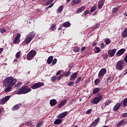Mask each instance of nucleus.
<instances>
[{
  "instance_id": "72a5a7b5",
  "label": "nucleus",
  "mask_w": 127,
  "mask_h": 127,
  "mask_svg": "<svg viewBox=\"0 0 127 127\" xmlns=\"http://www.w3.org/2000/svg\"><path fill=\"white\" fill-rule=\"evenodd\" d=\"M96 9H97V7L96 6H93L90 9V13H92V12H94V11H95V10H96Z\"/></svg>"
},
{
  "instance_id": "20e7f679",
  "label": "nucleus",
  "mask_w": 127,
  "mask_h": 127,
  "mask_svg": "<svg viewBox=\"0 0 127 127\" xmlns=\"http://www.w3.org/2000/svg\"><path fill=\"white\" fill-rule=\"evenodd\" d=\"M103 99V95L102 94L99 95L98 96H96L94 98L92 101L91 102L93 105H97L102 101Z\"/></svg>"
},
{
  "instance_id": "412c9836",
  "label": "nucleus",
  "mask_w": 127,
  "mask_h": 127,
  "mask_svg": "<svg viewBox=\"0 0 127 127\" xmlns=\"http://www.w3.org/2000/svg\"><path fill=\"white\" fill-rule=\"evenodd\" d=\"M100 91H101V88L95 87L93 89V94L96 95V94H98Z\"/></svg>"
},
{
  "instance_id": "5fc2aeb1",
  "label": "nucleus",
  "mask_w": 127,
  "mask_h": 127,
  "mask_svg": "<svg viewBox=\"0 0 127 127\" xmlns=\"http://www.w3.org/2000/svg\"><path fill=\"white\" fill-rule=\"evenodd\" d=\"M56 28V27L54 24L52 25L51 27V29L52 31L55 30Z\"/></svg>"
},
{
  "instance_id": "5701e85b",
  "label": "nucleus",
  "mask_w": 127,
  "mask_h": 127,
  "mask_svg": "<svg viewBox=\"0 0 127 127\" xmlns=\"http://www.w3.org/2000/svg\"><path fill=\"white\" fill-rule=\"evenodd\" d=\"M86 9V7L85 6H82L81 7L79 8L77 10V13H80V12H82V11H84Z\"/></svg>"
},
{
  "instance_id": "a211bd4d",
  "label": "nucleus",
  "mask_w": 127,
  "mask_h": 127,
  "mask_svg": "<svg viewBox=\"0 0 127 127\" xmlns=\"http://www.w3.org/2000/svg\"><path fill=\"white\" fill-rule=\"evenodd\" d=\"M67 114H68V112L62 113L58 116V119H64L67 116Z\"/></svg>"
},
{
  "instance_id": "473e14b6",
  "label": "nucleus",
  "mask_w": 127,
  "mask_h": 127,
  "mask_svg": "<svg viewBox=\"0 0 127 127\" xmlns=\"http://www.w3.org/2000/svg\"><path fill=\"white\" fill-rule=\"evenodd\" d=\"M62 10H63V6L61 5L57 10V13H60V12H62Z\"/></svg>"
},
{
  "instance_id": "f8f14e48",
  "label": "nucleus",
  "mask_w": 127,
  "mask_h": 127,
  "mask_svg": "<svg viewBox=\"0 0 127 127\" xmlns=\"http://www.w3.org/2000/svg\"><path fill=\"white\" fill-rule=\"evenodd\" d=\"M99 122H100V118H98L96 120L93 122L92 124L90 125L89 127H96V126H97L98 124H99Z\"/></svg>"
},
{
  "instance_id": "4c0bfd02",
  "label": "nucleus",
  "mask_w": 127,
  "mask_h": 127,
  "mask_svg": "<svg viewBox=\"0 0 127 127\" xmlns=\"http://www.w3.org/2000/svg\"><path fill=\"white\" fill-rule=\"evenodd\" d=\"M111 103L112 101L107 100L105 101V102L104 103L105 106L107 107V106H109V105H110V104H111Z\"/></svg>"
},
{
  "instance_id": "37998d69",
  "label": "nucleus",
  "mask_w": 127,
  "mask_h": 127,
  "mask_svg": "<svg viewBox=\"0 0 127 127\" xmlns=\"http://www.w3.org/2000/svg\"><path fill=\"white\" fill-rule=\"evenodd\" d=\"M15 57L17 58V59H18L19 57H20V51L18 52L16 55H15Z\"/></svg>"
},
{
  "instance_id": "c03bdc74",
  "label": "nucleus",
  "mask_w": 127,
  "mask_h": 127,
  "mask_svg": "<svg viewBox=\"0 0 127 127\" xmlns=\"http://www.w3.org/2000/svg\"><path fill=\"white\" fill-rule=\"evenodd\" d=\"M82 80V77L79 76L77 78V80L75 81V84H78Z\"/></svg>"
},
{
  "instance_id": "e2e57ef3",
  "label": "nucleus",
  "mask_w": 127,
  "mask_h": 127,
  "mask_svg": "<svg viewBox=\"0 0 127 127\" xmlns=\"http://www.w3.org/2000/svg\"><path fill=\"white\" fill-rule=\"evenodd\" d=\"M100 26V24H96L95 26V28H98V27Z\"/></svg>"
},
{
  "instance_id": "49530a36",
  "label": "nucleus",
  "mask_w": 127,
  "mask_h": 127,
  "mask_svg": "<svg viewBox=\"0 0 127 127\" xmlns=\"http://www.w3.org/2000/svg\"><path fill=\"white\" fill-rule=\"evenodd\" d=\"M112 81H113V77H109L107 78V83H112Z\"/></svg>"
},
{
  "instance_id": "13d9d810",
  "label": "nucleus",
  "mask_w": 127,
  "mask_h": 127,
  "mask_svg": "<svg viewBox=\"0 0 127 127\" xmlns=\"http://www.w3.org/2000/svg\"><path fill=\"white\" fill-rule=\"evenodd\" d=\"M54 5V3H52L50 5L48 6V7L47 8V9H48V8H51V7H52V6H53Z\"/></svg>"
},
{
  "instance_id": "1a4fd4ad",
  "label": "nucleus",
  "mask_w": 127,
  "mask_h": 127,
  "mask_svg": "<svg viewBox=\"0 0 127 127\" xmlns=\"http://www.w3.org/2000/svg\"><path fill=\"white\" fill-rule=\"evenodd\" d=\"M10 96L7 95L2 98L0 100V105H4V104H5V103L10 99Z\"/></svg>"
},
{
  "instance_id": "58836bf2",
  "label": "nucleus",
  "mask_w": 127,
  "mask_h": 127,
  "mask_svg": "<svg viewBox=\"0 0 127 127\" xmlns=\"http://www.w3.org/2000/svg\"><path fill=\"white\" fill-rule=\"evenodd\" d=\"M123 106L124 107H125V108H126V107H127V99H124V101H123Z\"/></svg>"
},
{
  "instance_id": "f03ea898",
  "label": "nucleus",
  "mask_w": 127,
  "mask_h": 127,
  "mask_svg": "<svg viewBox=\"0 0 127 127\" xmlns=\"http://www.w3.org/2000/svg\"><path fill=\"white\" fill-rule=\"evenodd\" d=\"M31 88H29L28 86H24L21 87L19 90L17 91V95H25L27 93L31 92Z\"/></svg>"
},
{
  "instance_id": "338daca9",
  "label": "nucleus",
  "mask_w": 127,
  "mask_h": 127,
  "mask_svg": "<svg viewBox=\"0 0 127 127\" xmlns=\"http://www.w3.org/2000/svg\"><path fill=\"white\" fill-rule=\"evenodd\" d=\"M3 51V48H0V53H1V52H2Z\"/></svg>"
},
{
  "instance_id": "e433bc0d",
  "label": "nucleus",
  "mask_w": 127,
  "mask_h": 127,
  "mask_svg": "<svg viewBox=\"0 0 127 127\" xmlns=\"http://www.w3.org/2000/svg\"><path fill=\"white\" fill-rule=\"evenodd\" d=\"M94 84L96 86H98L100 84V79L98 78L96 79L94 81Z\"/></svg>"
},
{
  "instance_id": "2eb2a0df",
  "label": "nucleus",
  "mask_w": 127,
  "mask_h": 127,
  "mask_svg": "<svg viewBox=\"0 0 127 127\" xmlns=\"http://www.w3.org/2000/svg\"><path fill=\"white\" fill-rule=\"evenodd\" d=\"M121 107H122V103H117L113 108V111L114 112H117Z\"/></svg>"
},
{
  "instance_id": "393cba45",
  "label": "nucleus",
  "mask_w": 127,
  "mask_h": 127,
  "mask_svg": "<svg viewBox=\"0 0 127 127\" xmlns=\"http://www.w3.org/2000/svg\"><path fill=\"white\" fill-rule=\"evenodd\" d=\"M121 7H122V6L121 5H119L117 7L113 8L112 12L113 13H116V12H117L119 10V9H120V8H121Z\"/></svg>"
},
{
  "instance_id": "4d7b16f0",
  "label": "nucleus",
  "mask_w": 127,
  "mask_h": 127,
  "mask_svg": "<svg viewBox=\"0 0 127 127\" xmlns=\"http://www.w3.org/2000/svg\"><path fill=\"white\" fill-rule=\"evenodd\" d=\"M85 50H86V47H83L80 51L81 53H82L83 52H84V51H85Z\"/></svg>"
},
{
  "instance_id": "aec40b11",
  "label": "nucleus",
  "mask_w": 127,
  "mask_h": 127,
  "mask_svg": "<svg viewBox=\"0 0 127 127\" xmlns=\"http://www.w3.org/2000/svg\"><path fill=\"white\" fill-rule=\"evenodd\" d=\"M22 104L21 103H19L18 104H16L14 105L12 108V111H17L20 108V106H21Z\"/></svg>"
},
{
  "instance_id": "6e6d98bb",
  "label": "nucleus",
  "mask_w": 127,
  "mask_h": 127,
  "mask_svg": "<svg viewBox=\"0 0 127 127\" xmlns=\"http://www.w3.org/2000/svg\"><path fill=\"white\" fill-rule=\"evenodd\" d=\"M64 75L62 74L60 76H58L57 77V79L59 81L60 80H61L62 78L63 77Z\"/></svg>"
},
{
  "instance_id": "de8ad7c7",
  "label": "nucleus",
  "mask_w": 127,
  "mask_h": 127,
  "mask_svg": "<svg viewBox=\"0 0 127 127\" xmlns=\"http://www.w3.org/2000/svg\"><path fill=\"white\" fill-rule=\"evenodd\" d=\"M57 63V59H54L52 64V66H54Z\"/></svg>"
},
{
  "instance_id": "0e129e2a",
  "label": "nucleus",
  "mask_w": 127,
  "mask_h": 127,
  "mask_svg": "<svg viewBox=\"0 0 127 127\" xmlns=\"http://www.w3.org/2000/svg\"><path fill=\"white\" fill-rule=\"evenodd\" d=\"M97 13H98V11H96L95 12H93L92 13V15H96V14H97Z\"/></svg>"
},
{
  "instance_id": "2f4dec72",
  "label": "nucleus",
  "mask_w": 127,
  "mask_h": 127,
  "mask_svg": "<svg viewBox=\"0 0 127 127\" xmlns=\"http://www.w3.org/2000/svg\"><path fill=\"white\" fill-rule=\"evenodd\" d=\"M95 50L94 52L95 53H100L101 52V49L98 47H96Z\"/></svg>"
},
{
  "instance_id": "39448f33",
  "label": "nucleus",
  "mask_w": 127,
  "mask_h": 127,
  "mask_svg": "<svg viewBox=\"0 0 127 127\" xmlns=\"http://www.w3.org/2000/svg\"><path fill=\"white\" fill-rule=\"evenodd\" d=\"M124 65H125V61L120 60L117 63L115 68L117 70L122 71L124 69Z\"/></svg>"
},
{
  "instance_id": "bf43d9fd",
  "label": "nucleus",
  "mask_w": 127,
  "mask_h": 127,
  "mask_svg": "<svg viewBox=\"0 0 127 127\" xmlns=\"http://www.w3.org/2000/svg\"><path fill=\"white\" fill-rule=\"evenodd\" d=\"M92 109H89V110H87V111H86V114H87V115H90V113H92Z\"/></svg>"
},
{
  "instance_id": "f3484780",
  "label": "nucleus",
  "mask_w": 127,
  "mask_h": 127,
  "mask_svg": "<svg viewBox=\"0 0 127 127\" xmlns=\"http://www.w3.org/2000/svg\"><path fill=\"white\" fill-rule=\"evenodd\" d=\"M67 103V100L64 99V100H62L60 103L58 105V109L61 108V107H63L65 104Z\"/></svg>"
},
{
  "instance_id": "bb28decb",
  "label": "nucleus",
  "mask_w": 127,
  "mask_h": 127,
  "mask_svg": "<svg viewBox=\"0 0 127 127\" xmlns=\"http://www.w3.org/2000/svg\"><path fill=\"white\" fill-rule=\"evenodd\" d=\"M61 123H62V120L59 118L55 121L54 125H60Z\"/></svg>"
},
{
  "instance_id": "9b49d317",
  "label": "nucleus",
  "mask_w": 127,
  "mask_h": 127,
  "mask_svg": "<svg viewBox=\"0 0 127 127\" xmlns=\"http://www.w3.org/2000/svg\"><path fill=\"white\" fill-rule=\"evenodd\" d=\"M117 52V49H114L112 50H109L108 51V55L109 57H114L115 56V54H116V53Z\"/></svg>"
},
{
  "instance_id": "69168bd1",
  "label": "nucleus",
  "mask_w": 127,
  "mask_h": 127,
  "mask_svg": "<svg viewBox=\"0 0 127 127\" xmlns=\"http://www.w3.org/2000/svg\"><path fill=\"white\" fill-rule=\"evenodd\" d=\"M50 3H51V2H50V1H48L47 2H46V4L47 5H49V4H50Z\"/></svg>"
},
{
  "instance_id": "c9c22d12",
  "label": "nucleus",
  "mask_w": 127,
  "mask_h": 127,
  "mask_svg": "<svg viewBox=\"0 0 127 127\" xmlns=\"http://www.w3.org/2000/svg\"><path fill=\"white\" fill-rule=\"evenodd\" d=\"M70 74H71V72H70V70L65 71V72L64 73V75L65 77H68V76H70Z\"/></svg>"
},
{
  "instance_id": "79ce46f5",
  "label": "nucleus",
  "mask_w": 127,
  "mask_h": 127,
  "mask_svg": "<svg viewBox=\"0 0 127 127\" xmlns=\"http://www.w3.org/2000/svg\"><path fill=\"white\" fill-rule=\"evenodd\" d=\"M14 42L15 44H17L19 43V42H20V40H19V39H16V38H15L14 40Z\"/></svg>"
},
{
  "instance_id": "603ef678",
  "label": "nucleus",
  "mask_w": 127,
  "mask_h": 127,
  "mask_svg": "<svg viewBox=\"0 0 127 127\" xmlns=\"http://www.w3.org/2000/svg\"><path fill=\"white\" fill-rule=\"evenodd\" d=\"M0 32L1 33H4V32H6V29H5L4 28H3L0 30Z\"/></svg>"
},
{
  "instance_id": "680f3d73",
  "label": "nucleus",
  "mask_w": 127,
  "mask_h": 127,
  "mask_svg": "<svg viewBox=\"0 0 127 127\" xmlns=\"http://www.w3.org/2000/svg\"><path fill=\"white\" fill-rule=\"evenodd\" d=\"M60 74H61V70H59V71L56 73V75H60Z\"/></svg>"
},
{
  "instance_id": "0eeeda50",
  "label": "nucleus",
  "mask_w": 127,
  "mask_h": 127,
  "mask_svg": "<svg viewBox=\"0 0 127 127\" xmlns=\"http://www.w3.org/2000/svg\"><path fill=\"white\" fill-rule=\"evenodd\" d=\"M44 86V83L43 82H38L34 84L33 85L31 86V89L33 90H35L36 89H38V88H40V87H43Z\"/></svg>"
},
{
  "instance_id": "052dcab7",
  "label": "nucleus",
  "mask_w": 127,
  "mask_h": 127,
  "mask_svg": "<svg viewBox=\"0 0 127 127\" xmlns=\"http://www.w3.org/2000/svg\"><path fill=\"white\" fill-rule=\"evenodd\" d=\"M122 117H123V118H127V113H124V114L122 115Z\"/></svg>"
},
{
  "instance_id": "7c9ffc66",
  "label": "nucleus",
  "mask_w": 127,
  "mask_h": 127,
  "mask_svg": "<svg viewBox=\"0 0 127 127\" xmlns=\"http://www.w3.org/2000/svg\"><path fill=\"white\" fill-rule=\"evenodd\" d=\"M74 52H80V48L77 46H75L73 48Z\"/></svg>"
},
{
  "instance_id": "3c124183",
  "label": "nucleus",
  "mask_w": 127,
  "mask_h": 127,
  "mask_svg": "<svg viewBox=\"0 0 127 127\" xmlns=\"http://www.w3.org/2000/svg\"><path fill=\"white\" fill-rule=\"evenodd\" d=\"M67 86H69V87H72L74 86V82L73 81H71L69 82L67 84Z\"/></svg>"
},
{
  "instance_id": "774afa93",
  "label": "nucleus",
  "mask_w": 127,
  "mask_h": 127,
  "mask_svg": "<svg viewBox=\"0 0 127 127\" xmlns=\"http://www.w3.org/2000/svg\"><path fill=\"white\" fill-rule=\"evenodd\" d=\"M92 45H93V46H96V45H97V43H96V42H93Z\"/></svg>"
},
{
  "instance_id": "8fccbe9b",
  "label": "nucleus",
  "mask_w": 127,
  "mask_h": 127,
  "mask_svg": "<svg viewBox=\"0 0 127 127\" xmlns=\"http://www.w3.org/2000/svg\"><path fill=\"white\" fill-rule=\"evenodd\" d=\"M90 12H91L90 11V10H85V11L83 12V15H85V16H86V15H87V14H89V13H90Z\"/></svg>"
},
{
  "instance_id": "09e8293b",
  "label": "nucleus",
  "mask_w": 127,
  "mask_h": 127,
  "mask_svg": "<svg viewBox=\"0 0 127 127\" xmlns=\"http://www.w3.org/2000/svg\"><path fill=\"white\" fill-rule=\"evenodd\" d=\"M102 57H103V58L105 59V60H107L109 57V56L107 55V54H106L103 55Z\"/></svg>"
},
{
  "instance_id": "4468645a",
  "label": "nucleus",
  "mask_w": 127,
  "mask_h": 127,
  "mask_svg": "<svg viewBox=\"0 0 127 127\" xmlns=\"http://www.w3.org/2000/svg\"><path fill=\"white\" fill-rule=\"evenodd\" d=\"M5 87V89L4 90V92H5L6 93H9L10 91L12 89V86L11 85H7L6 86H4Z\"/></svg>"
},
{
  "instance_id": "f257e3e1",
  "label": "nucleus",
  "mask_w": 127,
  "mask_h": 127,
  "mask_svg": "<svg viewBox=\"0 0 127 127\" xmlns=\"http://www.w3.org/2000/svg\"><path fill=\"white\" fill-rule=\"evenodd\" d=\"M16 79L12 76H9L4 79L3 83V87H6L7 85L12 87L14 85H15L16 83Z\"/></svg>"
},
{
  "instance_id": "4be33fe9",
  "label": "nucleus",
  "mask_w": 127,
  "mask_h": 127,
  "mask_svg": "<svg viewBox=\"0 0 127 127\" xmlns=\"http://www.w3.org/2000/svg\"><path fill=\"white\" fill-rule=\"evenodd\" d=\"M57 104V100L56 99H52L50 101V104L51 105V107H53L54 106H55Z\"/></svg>"
},
{
  "instance_id": "ea45409f",
  "label": "nucleus",
  "mask_w": 127,
  "mask_h": 127,
  "mask_svg": "<svg viewBox=\"0 0 127 127\" xmlns=\"http://www.w3.org/2000/svg\"><path fill=\"white\" fill-rule=\"evenodd\" d=\"M56 80H57V77H56V76H54L51 77V81L52 82H54L56 81Z\"/></svg>"
},
{
  "instance_id": "c756f323",
  "label": "nucleus",
  "mask_w": 127,
  "mask_h": 127,
  "mask_svg": "<svg viewBox=\"0 0 127 127\" xmlns=\"http://www.w3.org/2000/svg\"><path fill=\"white\" fill-rule=\"evenodd\" d=\"M124 123H125V120H121V121H120L119 123H118L117 127H122V126H123V125H124Z\"/></svg>"
},
{
  "instance_id": "f704fd0d",
  "label": "nucleus",
  "mask_w": 127,
  "mask_h": 127,
  "mask_svg": "<svg viewBox=\"0 0 127 127\" xmlns=\"http://www.w3.org/2000/svg\"><path fill=\"white\" fill-rule=\"evenodd\" d=\"M105 43L106 45H109L111 43V39L107 38L105 39Z\"/></svg>"
},
{
  "instance_id": "423d86ee",
  "label": "nucleus",
  "mask_w": 127,
  "mask_h": 127,
  "mask_svg": "<svg viewBox=\"0 0 127 127\" xmlns=\"http://www.w3.org/2000/svg\"><path fill=\"white\" fill-rule=\"evenodd\" d=\"M36 55V51L34 50H32L28 53L27 55V59L28 60H32L33 57Z\"/></svg>"
},
{
  "instance_id": "c85d7f7f",
  "label": "nucleus",
  "mask_w": 127,
  "mask_h": 127,
  "mask_svg": "<svg viewBox=\"0 0 127 127\" xmlns=\"http://www.w3.org/2000/svg\"><path fill=\"white\" fill-rule=\"evenodd\" d=\"M71 25V24L70 23V22H65V23H64L63 25V26H64V27H70Z\"/></svg>"
},
{
  "instance_id": "b1692460",
  "label": "nucleus",
  "mask_w": 127,
  "mask_h": 127,
  "mask_svg": "<svg viewBox=\"0 0 127 127\" xmlns=\"http://www.w3.org/2000/svg\"><path fill=\"white\" fill-rule=\"evenodd\" d=\"M122 35L123 38H126V37H127V28H126L125 29V30L122 33Z\"/></svg>"
},
{
  "instance_id": "dca6fc26",
  "label": "nucleus",
  "mask_w": 127,
  "mask_h": 127,
  "mask_svg": "<svg viewBox=\"0 0 127 127\" xmlns=\"http://www.w3.org/2000/svg\"><path fill=\"white\" fill-rule=\"evenodd\" d=\"M125 52H126V49H121L118 51V52L116 53V55H117V56H122V55H123Z\"/></svg>"
},
{
  "instance_id": "9d476101",
  "label": "nucleus",
  "mask_w": 127,
  "mask_h": 127,
  "mask_svg": "<svg viewBox=\"0 0 127 127\" xmlns=\"http://www.w3.org/2000/svg\"><path fill=\"white\" fill-rule=\"evenodd\" d=\"M106 73H107V69L106 68H102L98 73V77L103 78L106 74Z\"/></svg>"
},
{
  "instance_id": "a19ab883",
  "label": "nucleus",
  "mask_w": 127,
  "mask_h": 127,
  "mask_svg": "<svg viewBox=\"0 0 127 127\" xmlns=\"http://www.w3.org/2000/svg\"><path fill=\"white\" fill-rule=\"evenodd\" d=\"M16 88H20V86H21V82L20 81H18L15 85Z\"/></svg>"
},
{
  "instance_id": "7ed1b4c3",
  "label": "nucleus",
  "mask_w": 127,
  "mask_h": 127,
  "mask_svg": "<svg viewBox=\"0 0 127 127\" xmlns=\"http://www.w3.org/2000/svg\"><path fill=\"white\" fill-rule=\"evenodd\" d=\"M35 33L34 31L30 32L28 36L26 37V38L25 39L24 42L25 44H28V43H30L31 41L35 37Z\"/></svg>"
},
{
  "instance_id": "cd10ccee",
  "label": "nucleus",
  "mask_w": 127,
  "mask_h": 127,
  "mask_svg": "<svg viewBox=\"0 0 127 127\" xmlns=\"http://www.w3.org/2000/svg\"><path fill=\"white\" fill-rule=\"evenodd\" d=\"M53 61V56H51L48 58L47 63L48 64H51Z\"/></svg>"
},
{
  "instance_id": "a18cd8bd",
  "label": "nucleus",
  "mask_w": 127,
  "mask_h": 127,
  "mask_svg": "<svg viewBox=\"0 0 127 127\" xmlns=\"http://www.w3.org/2000/svg\"><path fill=\"white\" fill-rule=\"evenodd\" d=\"M42 125H43V123L42 122H40L36 125V127H40Z\"/></svg>"
},
{
  "instance_id": "a878e982",
  "label": "nucleus",
  "mask_w": 127,
  "mask_h": 127,
  "mask_svg": "<svg viewBox=\"0 0 127 127\" xmlns=\"http://www.w3.org/2000/svg\"><path fill=\"white\" fill-rule=\"evenodd\" d=\"M81 2V0H72L71 1L72 5H74V4H78Z\"/></svg>"
},
{
  "instance_id": "6ab92c4d",
  "label": "nucleus",
  "mask_w": 127,
  "mask_h": 127,
  "mask_svg": "<svg viewBox=\"0 0 127 127\" xmlns=\"http://www.w3.org/2000/svg\"><path fill=\"white\" fill-rule=\"evenodd\" d=\"M104 3H105V0H100L98 1V6L99 9H101L102 7L104 6Z\"/></svg>"
},
{
  "instance_id": "6e6552de",
  "label": "nucleus",
  "mask_w": 127,
  "mask_h": 127,
  "mask_svg": "<svg viewBox=\"0 0 127 127\" xmlns=\"http://www.w3.org/2000/svg\"><path fill=\"white\" fill-rule=\"evenodd\" d=\"M44 86V83L43 82H38L34 84L33 85L31 86V89L33 90H35L36 89H38V88H40V87H43Z\"/></svg>"
},
{
  "instance_id": "ddd939ff",
  "label": "nucleus",
  "mask_w": 127,
  "mask_h": 127,
  "mask_svg": "<svg viewBox=\"0 0 127 127\" xmlns=\"http://www.w3.org/2000/svg\"><path fill=\"white\" fill-rule=\"evenodd\" d=\"M78 76V73L77 72H74L72 74V75L70 77V81H75L76 80V78H77Z\"/></svg>"
},
{
  "instance_id": "864d4df0",
  "label": "nucleus",
  "mask_w": 127,
  "mask_h": 127,
  "mask_svg": "<svg viewBox=\"0 0 127 127\" xmlns=\"http://www.w3.org/2000/svg\"><path fill=\"white\" fill-rule=\"evenodd\" d=\"M20 36H21V35H20V33H18L17 35L15 36V38L17 39H20Z\"/></svg>"
}]
</instances>
